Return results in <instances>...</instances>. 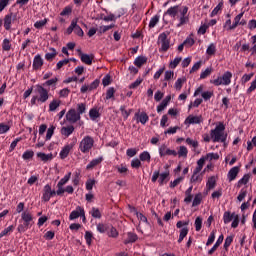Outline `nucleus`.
<instances>
[{
	"instance_id": "nucleus-1",
	"label": "nucleus",
	"mask_w": 256,
	"mask_h": 256,
	"mask_svg": "<svg viewBox=\"0 0 256 256\" xmlns=\"http://www.w3.org/2000/svg\"><path fill=\"white\" fill-rule=\"evenodd\" d=\"M49 101V90L45 86L37 84L34 86L33 96L31 98V105H43Z\"/></svg>"
},
{
	"instance_id": "nucleus-2",
	"label": "nucleus",
	"mask_w": 256,
	"mask_h": 256,
	"mask_svg": "<svg viewBox=\"0 0 256 256\" xmlns=\"http://www.w3.org/2000/svg\"><path fill=\"white\" fill-rule=\"evenodd\" d=\"M211 137L213 138L214 143H225L227 141V134H225V124L220 122L219 125L215 127V129L210 132Z\"/></svg>"
},
{
	"instance_id": "nucleus-3",
	"label": "nucleus",
	"mask_w": 256,
	"mask_h": 256,
	"mask_svg": "<svg viewBox=\"0 0 256 256\" xmlns=\"http://www.w3.org/2000/svg\"><path fill=\"white\" fill-rule=\"evenodd\" d=\"M169 175H170L169 170L162 173L159 170H155L153 172L151 181L152 183H157V179H158V183L160 187H163V185H166V183H169Z\"/></svg>"
},
{
	"instance_id": "nucleus-4",
	"label": "nucleus",
	"mask_w": 256,
	"mask_h": 256,
	"mask_svg": "<svg viewBox=\"0 0 256 256\" xmlns=\"http://www.w3.org/2000/svg\"><path fill=\"white\" fill-rule=\"evenodd\" d=\"M233 78V73L226 71L222 77H218L214 80H210V83L212 85H215V87H219L220 85H231V79Z\"/></svg>"
},
{
	"instance_id": "nucleus-5",
	"label": "nucleus",
	"mask_w": 256,
	"mask_h": 256,
	"mask_svg": "<svg viewBox=\"0 0 256 256\" xmlns=\"http://www.w3.org/2000/svg\"><path fill=\"white\" fill-rule=\"evenodd\" d=\"M95 144V140L91 136H85L79 145V149L81 153H89L90 149H93V145Z\"/></svg>"
},
{
	"instance_id": "nucleus-6",
	"label": "nucleus",
	"mask_w": 256,
	"mask_h": 256,
	"mask_svg": "<svg viewBox=\"0 0 256 256\" xmlns=\"http://www.w3.org/2000/svg\"><path fill=\"white\" fill-rule=\"evenodd\" d=\"M158 44L161 45L159 48L160 53H166L171 47V40L167 38V33L163 32L158 36Z\"/></svg>"
},
{
	"instance_id": "nucleus-7",
	"label": "nucleus",
	"mask_w": 256,
	"mask_h": 256,
	"mask_svg": "<svg viewBox=\"0 0 256 256\" xmlns=\"http://www.w3.org/2000/svg\"><path fill=\"white\" fill-rule=\"evenodd\" d=\"M66 121H68V123L74 124L77 123V121H81V116H79L77 110L72 108L66 113Z\"/></svg>"
},
{
	"instance_id": "nucleus-8",
	"label": "nucleus",
	"mask_w": 256,
	"mask_h": 256,
	"mask_svg": "<svg viewBox=\"0 0 256 256\" xmlns=\"http://www.w3.org/2000/svg\"><path fill=\"white\" fill-rule=\"evenodd\" d=\"M79 217H85V209L81 206H77L76 209L70 213L69 219L70 221H74V219H79Z\"/></svg>"
},
{
	"instance_id": "nucleus-9",
	"label": "nucleus",
	"mask_w": 256,
	"mask_h": 256,
	"mask_svg": "<svg viewBox=\"0 0 256 256\" xmlns=\"http://www.w3.org/2000/svg\"><path fill=\"white\" fill-rule=\"evenodd\" d=\"M74 131H75L74 125L63 126L60 129V134L62 135V137L67 139L68 137H71V135H73Z\"/></svg>"
},
{
	"instance_id": "nucleus-10",
	"label": "nucleus",
	"mask_w": 256,
	"mask_h": 256,
	"mask_svg": "<svg viewBox=\"0 0 256 256\" xmlns=\"http://www.w3.org/2000/svg\"><path fill=\"white\" fill-rule=\"evenodd\" d=\"M201 121H203L202 116L190 115L185 119L184 123H185V125H199V123H201Z\"/></svg>"
},
{
	"instance_id": "nucleus-11",
	"label": "nucleus",
	"mask_w": 256,
	"mask_h": 256,
	"mask_svg": "<svg viewBox=\"0 0 256 256\" xmlns=\"http://www.w3.org/2000/svg\"><path fill=\"white\" fill-rule=\"evenodd\" d=\"M134 119H136L137 123L145 125L149 121V115H147L145 112H137L134 115Z\"/></svg>"
},
{
	"instance_id": "nucleus-12",
	"label": "nucleus",
	"mask_w": 256,
	"mask_h": 256,
	"mask_svg": "<svg viewBox=\"0 0 256 256\" xmlns=\"http://www.w3.org/2000/svg\"><path fill=\"white\" fill-rule=\"evenodd\" d=\"M205 171H207V168H205L202 173L194 170L190 179V183H201L203 181V173H205Z\"/></svg>"
},
{
	"instance_id": "nucleus-13",
	"label": "nucleus",
	"mask_w": 256,
	"mask_h": 256,
	"mask_svg": "<svg viewBox=\"0 0 256 256\" xmlns=\"http://www.w3.org/2000/svg\"><path fill=\"white\" fill-rule=\"evenodd\" d=\"M239 171H240V166L232 167L227 174L228 181L230 182L235 181L237 179V176L239 175Z\"/></svg>"
},
{
	"instance_id": "nucleus-14",
	"label": "nucleus",
	"mask_w": 256,
	"mask_h": 256,
	"mask_svg": "<svg viewBox=\"0 0 256 256\" xmlns=\"http://www.w3.org/2000/svg\"><path fill=\"white\" fill-rule=\"evenodd\" d=\"M43 63H44L43 58H41L40 54H37L34 57L33 64H32L34 71H39V69L43 67Z\"/></svg>"
},
{
	"instance_id": "nucleus-15",
	"label": "nucleus",
	"mask_w": 256,
	"mask_h": 256,
	"mask_svg": "<svg viewBox=\"0 0 256 256\" xmlns=\"http://www.w3.org/2000/svg\"><path fill=\"white\" fill-rule=\"evenodd\" d=\"M51 200V185L46 184L43 188L42 201L45 203Z\"/></svg>"
},
{
	"instance_id": "nucleus-16",
	"label": "nucleus",
	"mask_w": 256,
	"mask_h": 256,
	"mask_svg": "<svg viewBox=\"0 0 256 256\" xmlns=\"http://www.w3.org/2000/svg\"><path fill=\"white\" fill-rule=\"evenodd\" d=\"M21 219L24 221L25 226L29 227L33 221V215H31L29 211H24L21 214Z\"/></svg>"
},
{
	"instance_id": "nucleus-17",
	"label": "nucleus",
	"mask_w": 256,
	"mask_h": 256,
	"mask_svg": "<svg viewBox=\"0 0 256 256\" xmlns=\"http://www.w3.org/2000/svg\"><path fill=\"white\" fill-rule=\"evenodd\" d=\"M71 149H73V145L67 144L60 151V159H67L69 157V153H71Z\"/></svg>"
},
{
	"instance_id": "nucleus-18",
	"label": "nucleus",
	"mask_w": 256,
	"mask_h": 256,
	"mask_svg": "<svg viewBox=\"0 0 256 256\" xmlns=\"http://www.w3.org/2000/svg\"><path fill=\"white\" fill-rule=\"evenodd\" d=\"M101 163H103V156H100L96 159H93L87 166L86 169L87 171H91V169H95V167H97V165H101Z\"/></svg>"
},
{
	"instance_id": "nucleus-19",
	"label": "nucleus",
	"mask_w": 256,
	"mask_h": 256,
	"mask_svg": "<svg viewBox=\"0 0 256 256\" xmlns=\"http://www.w3.org/2000/svg\"><path fill=\"white\" fill-rule=\"evenodd\" d=\"M11 23H13V13L7 14L4 17V28L6 31H11Z\"/></svg>"
},
{
	"instance_id": "nucleus-20",
	"label": "nucleus",
	"mask_w": 256,
	"mask_h": 256,
	"mask_svg": "<svg viewBox=\"0 0 256 256\" xmlns=\"http://www.w3.org/2000/svg\"><path fill=\"white\" fill-rule=\"evenodd\" d=\"M170 101H171V95L166 96L165 99L162 100L160 105L157 106V112L161 113V111H164L165 107H167V105H169Z\"/></svg>"
},
{
	"instance_id": "nucleus-21",
	"label": "nucleus",
	"mask_w": 256,
	"mask_h": 256,
	"mask_svg": "<svg viewBox=\"0 0 256 256\" xmlns=\"http://www.w3.org/2000/svg\"><path fill=\"white\" fill-rule=\"evenodd\" d=\"M223 239H225V237L222 234L218 237L214 246L208 251V255H213L214 252L217 251V249H219V246L221 245V243H223Z\"/></svg>"
},
{
	"instance_id": "nucleus-22",
	"label": "nucleus",
	"mask_w": 256,
	"mask_h": 256,
	"mask_svg": "<svg viewBox=\"0 0 256 256\" xmlns=\"http://www.w3.org/2000/svg\"><path fill=\"white\" fill-rule=\"evenodd\" d=\"M139 239V236L133 232H128L127 233V238L124 240L125 245H129V243H135Z\"/></svg>"
},
{
	"instance_id": "nucleus-23",
	"label": "nucleus",
	"mask_w": 256,
	"mask_h": 256,
	"mask_svg": "<svg viewBox=\"0 0 256 256\" xmlns=\"http://www.w3.org/2000/svg\"><path fill=\"white\" fill-rule=\"evenodd\" d=\"M80 52V59L82 63H85V65H92L93 64V56H89L88 54H83L81 50H78Z\"/></svg>"
},
{
	"instance_id": "nucleus-24",
	"label": "nucleus",
	"mask_w": 256,
	"mask_h": 256,
	"mask_svg": "<svg viewBox=\"0 0 256 256\" xmlns=\"http://www.w3.org/2000/svg\"><path fill=\"white\" fill-rule=\"evenodd\" d=\"M179 13V5L170 7L164 15H169V17H177V14Z\"/></svg>"
},
{
	"instance_id": "nucleus-25",
	"label": "nucleus",
	"mask_w": 256,
	"mask_h": 256,
	"mask_svg": "<svg viewBox=\"0 0 256 256\" xmlns=\"http://www.w3.org/2000/svg\"><path fill=\"white\" fill-rule=\"evenodd\" d=\"M236 215L237 214L235 212L232 214L229 211L224 212L223 221H224L225 225L231 223V221H233V219L235 218Z\"/></svg>"
},
{
	"instance_id": "nucleus-26",
	"label": "nucleus",
	"mask_w": 256,
	"mask_h": 256,
	"mask_svg": "<svg viewBox=\"0 0 256 256\" xmlns=\"http://www.w3.org/2000/svg\"><path fill=\"white\" fill-rule=\"evenodd\" d=\"M37 157L38 159H41V161H43L44 163H47V161H51L53 159V154H45L43 152H38Z\"/></svg>"
},
{
	"instance_id": "nucleus-27",
	"label": "nucleus",
	"mask_w": 256,
	"mask_h": 256,
	"mask_svg": "<svg viewBox=\"0 0 256 256\" xmlns=\"http://www.w3.org/2000/svg\"><path fill=\"white\" fill-rule=\"evenodd\" d=\"M249 179H251V174H245L236 184L238 189H241L242 185H247L249 183Z\"/></svg>"
},
{
	"instance_id": "nucleus-28",
	"label": "nucleus",
	"mask_w": 256,
	"mask_h": 256,
	"mask_svg": "<svg viewBox=\"0 0 256 256\" xmlns=\"http://www.w3.org/2000/svg\"><path fill=\"white\" fill-rule=\"evenodd\" d=\"M120 111L124 121H127V119H129V115H131L133 110L132 109L127 110V106L122 105L120 106Z\"/></svg>"
},
{
	"instance_id": "nucleus-29",
	"label": "nucleus",
	"mask_w": 256,
	"mask_h": 256,
	"mask_svg": "<svg viewBox=\"0 0 256 256\" xmlns=\"http://www.w3.org/2000/svg\"><path fill=\"white\" fill-rule=\"evenodd\" d=\"M145 63H147V57H145V56H138L134 60V65L136 67H143V65H145Z\"/></svg>"
},
{
	"instance_id": "nucleus-30",
	"label": "nucleus",
	"mask_w": 256,
	"mask_h": 256,
	"mask_svg": "<svg viewBox=\"0 0 256 256\" xmlns=\"http://www.w3.org/2000/svg\"><path fill=\"white\" fill-rule=\"evenodd\" d=\"M89 117L92 121H95L96 119H99V117H101V114L99 113V109H97V108L90 109Z\"/></svg>"
},
{
	"instance_id": "nucleus-31",
	"label": "nucleus",
	"mask_w": 256,
	"mask_h": 256,
	"mask_svg": "<svg viewBox=\"0 0 256 256\" xmlns=\"http://www.w3.org/2000/svg\"><path fill=\"white\" fill-rule=\"evenodd\" d=\"M61 105V100H52L49 104V111L53 112V111H57V108L60 107Z\"/></svg>"
},
{
	"instance_id": "nucleus-32",
	"label": "nucleus",
	"mask_w": 256,
	"mask_h": 256,
	"mask_svg": "<svg viewBox=\"0 0 256 256\" xmlns=\"http://www.w3.org/2000/svg\"><path fill=\"white\" fill-rule=\"evenodd\" d=\"M215 53H217V46H215L214 43H211L206 49V55L212 57V55H215Z\"/></svg>"
},
{
	"instance_id": "nucleus-33",
	"label": "nucleus",
	"mask_w": 256,
	"mask_h": 256,
	"mask_svg": "<svg viewBox=\"0 0 256 256\" xmlns=\"http://www.w3.org/2000/svg\"><path fill=\"white\" fill-rule=\"evenodd\" d=\"M50 51L45 54L46 61H53L54 57H57V50L55 48H50Z\"/></svg>"
},
{
	"instance_id": "nucleus-34",
	"label": "nucleus",
	"mask_w": 256,
	"mask_h": 256,
	"mask_svg": "<svg viewBox=\"0 0 256 256\" xmlns=\"http://www.w3.org/2000/svg\"><path fill=\"white\" fill-rule=\"evenodd\" d=\"M216 185H217V180L215 179V176H211L206 183L207 189L209 190L215 189Z\"/></svg>"
},
{
	"instance_id": "nucleus-35",
	"label": "nucleus",
	"mask_w": 256,
	"mask_h": 256,
	"mask_svg": "<svg viewBox=\"0 0 256 256\" xmlns=\"http://www.w3.org/2000/svg\"><path fill=\"white\" fill-rule=\"evenodd\" d=\"M90 215H92V217L94 219H101V217H103V215L101 214V211L99 210V208H95V207H93L90 210Z\"/></svg>"
},
{
	"instance_id": "nucleus-36",
	"label": "nucleus",
	"mask_w": 256,
	"mask_h": 256,
	"mask_svg": "<svg viewBox=\"0 0 256 256\" xmlns=\"http://www.w3.org/2000/svg\"><path fill=\"white\" fill-rule=\"evenodd\" d=\"M201 201H203V195L201 193L196 194L192 202V207H198V205H201Z\"/></svg>"
},
{
	"instance_id": "nucleus-37",
	"label": "nucleus",
	"mask_w": 256,
	"mask_h": 256,
	"mask_svg": "<svg viewBox=\"0 0 256 256\" xmlns=\"http://www.w3.org/2000/svg\"><path fill=\"white\" fill-rule=\"evenodd\" d=\"M205 161H207L205 159V156L201 157L198 161H197V167L194 169V171L196 172H201L203 170V166L205 165Z\"/></svg>"
},
{
	"instance_id": "nucleus-38",
	"label": "nucleus",
	"mask_w": 256,
	"mask_h": 256,
	"mask_svg": "<svg viewBox=\"0 0 256 256\" xmlns=\"http://www.w3.org/2000/svg\"><path fill=\"white\" fill-rule=\"evenodd\" d=\"M139 159H140V161H146L147 163H150L151 162V154L147 151H144L139 155Z\"/></svg>"
},
{
	"instance_id": "nucleus-39",
	"label": "nucleus",
	"mask_w": 256,
	"mask_h": 256,
	"mask_svg": "<svg viewBox=\"0 0 256 256\" xmlns=\"http://www.w3.org/2000/svg\"><path fill=\"white\" fill-rule=\"evenodd\" d=\"M96 229L98 233H107L109 231V225L103 224V223H98L96 226Z\"/></svg>"
},
{
	"instance_id": "nucleus-40",
	"label": "nucleus",
	"mask_w": 256,
	"mask_h": 256,
	"mask_svg": "<svg viewBox=\"0 0 256 256\" xmlns=\"http://www.w3.org/2000/svg\"><path fill=\"white\" fill-rule=\"evenodd\" d=\"M204 159L206 161H218L219 159V154L218 153H208L204 156Z\"/></svg>"
},
{
	"instance_id": "nucleus-41",
	"label": "nucleus",
	"mask_w": 256,
	"mask_h": 256,
	"mask_svg": "<svg viewBox=\"0 0 256 256\" xmlns=\"http://www.w3.org/2000/svg\"><path fill=\"white\" fill-rule=\"evenodd\" d=\"M33 157H35V152H33V150H26L22 155L24 161H29V159H33Z\"/></svg>"
},
{
	"instance_id": "nucleus-42",
	"label": "nucleus",
	"mask_w": 256,
	"mask_h": 256,
	"mask_svg": "<svg viewBox=\"0 0 256 256\" xmlns=\"http://www.w3.org/2000/svg\"><path fill=\"white\" fill-rule=\"evenodd\" d=\"M49 22V19L45 18L44 20H39L34 23L35 29H43L45 25Z\"/></svg>"
},
{
	"instance_id": "nucleus-43",
	"label": "nucleus",
	"mask_w": 256,
	"mask_h": 256,
	"mask_svg": "<svg viewBox=\"0 0 256 256\" xmlns=\"http://www.w3.org/2000/svg\"><path fill=\"white\" fill-rule=\"evenodd\" d=\"M179 23L176 25V27H183V25L189 23V17L188 16H179L178 17Z\"/></svg>"
},
{
	"instance_id": "nucleus-44",
	"label": "nucleus",
	"mask_w": 256,
	"mask_h": 256,
	"mask_svg": "<svg viewBox=\"0 0 256 256\" xmlns=\"http://www.w3.org/2000/svg\"><path fill=\"white\" fill-rule=\"evenodd\" d=\"M74 33L78 35V37H83L85 35L81 26L77 25V19H75Z\"/></svg>"
},
{
	"instance_id": "nucleus-45",
	"label": "nucleus",
	"mask_w": 256,
	"mask_h": 256,
	"mask_svg": "<svg viewBox=\"0 0 256 256\" xmlns=\"http://www.w3.org/2000/svg\"><path fill=\"white\" fill-rule=\"evenodd\" d=\"M59 81V78L57 77H54L50 80H47L45 83H43V87H51V86H54L57 85V82Z\"/></svg>"
},
{
	"instance_id": "nucleus-46",
	"label": "nucleus",
	"mask_w": 256,
	"mask_h": 256,
	"mask_svg": "<svg viewBox=\"0 0 256 256\" xmlns=\"http://www.w3.org/2000/svg\"><path fill=\"white\" fill-rule=\"evenodd\" d=\"M161 16L159 14H156L154 17L151 18L150 23H149V28L153 29L157 23H159V19Z\"/></svg>"
},
{
	"instance_id": "nucleus-47",
	"label": "nucleus",
	"mask_w": 256,
	"mask_h": 256,
	"mask_svg": "<svg viewBox=\"0 0 256 256\" xmlns=\"http://www.w3.org/2000/svg\"><path fill=\"white\" fill-rule=\"evenodd\" d=\"M79 181H81V171L78 170L74 173L72 183L75 187H77V185H79Z\"/></svg>"
},
{
	"instance_id": "nucleus-48",
	"label": "nucleus",
	"mask_w": 256,
	"mask_h": 256,
	"mask_svg": "<svg viewBox=\"0 0 256 256\" xmlns=\"http://www.w3.org/2000/svg\"><path fill=\"white\" fill-rule=\"evenodd\" d=\"M3 51H11V40L5 38L2 42Z\"/></svg>"
},
{
	"instance_id": "nucleus-49",
	"label": "nucleus",
	"mask_w": 256,
	"mask_h": 256,
	"mask_svg": "<svg viewBox=\"0 0 256 256\" xmlns=\"http://www.w3.org/2000/svg\"><path fill=\"white\" fill-rule=\"evenodd\" d=\"M115 169H117L118 173H120L121 175H126V173L129 171V169L127 168V166L121 164V165H116Z\"/></svg>"
},
{
	"instance_id": "nucleus-50",
	"label": "nucleus",
	"mask_w": 256,
	"mask_h": 256,
	"mask_svg": "<svg viewBox=\"0 0 256 256\" xmlns=\"http://www.w3.org/2000/svg\"><path fill=\"white\" fill-rule=\"evenodd\" d=\"M189 151L187 150V147L185 146H180L179 150L177 152L178 157H187V154Z\"/></svg>"
},
{
	"instance_id": "nucleus-51",
	"label": "nucleus",
	"mask_w": 256,
	"mask_h": 256,
	"mask_svg": "<svg viewBox=\"0 0 256 256\" xmlns=\"http://www.w3.org/2000/svg\"><path fill=\"white\" fill-rule=\"evenodd\" d=\"M183 83H185V79L183 78H178L174 84V87L176 89V91H181V89L183 88Z\"/></svg>"
},
{
	"instance_id": "nucleus-52",
	"label": "nucleus",
	"mask_w": 256,
	"mask_h": 256,
	"mask_svg": "<svg viewBox=\"0 0 256 256\" xmlns=\"http://www.w3.org/2000/svg\"><path fill=\"white\" fill-rule=\"evenodd\" d=\"M115 99V88L110 87L106 91V100Z\"/></svg>"
},
{
	"instance_id": "nucleus-53",
	"label": "nucleus",
	"mask_w": 256,
	"mask_h": 256,
	"mask_svg": "<svg viewBox=\"0 0 256 256\" xmlns=\"http://www.w3.org/2000/svg\"><path fill=\"white\" fill-rule=\"evenodd\" d=\"M69 179H71V172H68L59 182L58 185L62 186L66 185L69 182Z\"/></svg>"
},
{
	"instance_id": "nucleus-54",
	"label": "nucleus",
	"mask_w": 256,
	"mask_h": 256,
	"mask_svg": "<svg viewBox=\"0 0 256 256\" xmlns=\"http://www.w3.org/2000/svg\"><path fill=\"white\" fill-rule=\"evenodd\" d=\"M211 73H213V68H206L205 71L201 72L200 79H207Z\"/></svg>"
},
{
	"instance_id": "nucleus-55",
	"label": "nucleus",
	"mask_w": 256,
	"mask_h": 256,
	"mask_svg": "<svg viewBox=\"0 0 256 256\" xmlns=\"http://www.w3.org/2000/svg\"><path fill=\"white\" fill-rule=\"evenodd\" d=\"M168 151H169V148H167V145L162 144L159 147V155H160V157H165L167 155Z\"/></svg>"
},
{
	"instance_id": "nucleus-56",
	"label": "nucleus",
	"mask_w": 256,
	"mask_h": 256,
	"mask_svg": "<svg viewBox=\"0 0 256 256\" xmlns=\"http://www.w3.org/2000/svg\"><path fill=\"white\" fill-rule=\"evenodd\" d=\"M55 133V126H50L46 133V141H50L51 137H53V134Z\"/></svg>"
},
{
	"instance_id": "nucleus-57",
	"label": "nucleus",
	"mask_w": 256,
	"mask_h": 256,
	"mask_svg": "<svg viewBox=\"0 0 256 256\" xmlns=\"http://www.w3.org/2000/svg\"><path fill=\"white\" fill-rule=\"evenodd\" d=\"M86 106L84 103H80L77 105V114L79 115V117H81V115H83V113H85L86 111Z\"/></svg>"
},
{
	"instance_id": "nucleus-58",
	"label": "nucleus",
	"mask_w": 256,
	"mask_h": 256,
	"mask_svg": "<svg viewBox=\"0 0 256 256\" xmlns=\"http://www.w3.org/2000/svg\"><path fill=\"white\" fill-rule=\"evenodd\" d=\"M231 243H233V236H228L226 239H225V242H224V249L226 251L229 250V247H231Z\"/></svg>"
},
{
	"instance_id": "nucleus-59",
	"label": "nucleus",
	"mask_w": 256,
	"mask_h": 256,
	"mask_svg": "<svg viewBox=\"0 0 256 256\" xmlns=\"http://www.w3.org/2000/svg\"><path fill=\"white\" fill-rule=\"evenodd\" d=\"M95 183H96L95 179H88L86 181V189H87V191H93V187H94Z\"/></svg>"
},
{
	"instance_id": "nucleus-60",
	"label": "nucleus",
	"mask_w": 256,
	"mask_h": 256,
	"mask_svg": "<svg viewBox=\"0 0 256 256\" xmlns=\"http://www.w3.org/2000/svg\"><path fill=\"white\" fill-rule=\"evenodd\" d=\"M253 147H256V136L252 138V141L247 142V151H253Z\"/></svg>"
},
{
	"instance_id": "nucleus-61",
	"label": "nucleus",
	"mask_w": 256,
	"mask_h": 256,
	"mask_svg": "<svg viewBox=\"0 0 256 256\" xmlns=\"http://www.w3.org/2000/svg\"><path fill=\"white\" fill-rule=\"evenodd\" d=\"M202 98L204 99V101H209L211 99V97H213L214 93L213 91H205L202 92Z\"/></svg>"
},
{
	"instance_id": "nucleus-62",
	"label": "nucleus",
	"mask_w": 256,
	"mask_h": 256,
	"mask_svg": "<svg viewBox=\"0 0 256 256\" xmlns=\"http://www.w3.org/2000/svg\"><path fill=\"white\" fill-rule=\"evenodd\" d=\"M246 197H247V189L242 188V189L240 190L239 195L237 196V200L241 202V201H243V199H245Z\"/></svg>"
},
{
	"instance_id": "nucleus-63",
	"label": "nucleus",
	"mask_w": 256,
	"mask_h": 256,
	"mask_svg": "<svg viewBox=\"0 0 256 256\" xmlns=\"http://www.w3.org/2000/svg\"><path fill=\"white\" fill-rule=\"evenodd\" d=\"M139 167H141V160H139L138 158H135L131 161V168L132 169H139Z\"/></svg>"
},
{
	"instance_id": "nucleus-64",
	"label": "nucleus",
	"mask_w": 256,
	"mask_h": 256,
	"mask_svg": "<svg viewBox=\"0 0 256 256\" xmlns=\"http://www.w3.org/2000/svg\"><path fill=\"white\" fill-rule=\"evenodd\" d=\"M194 225H195L196 231H199L201 227H203V219H201V217H197Z\"/></svg>"
}]
</instances>
